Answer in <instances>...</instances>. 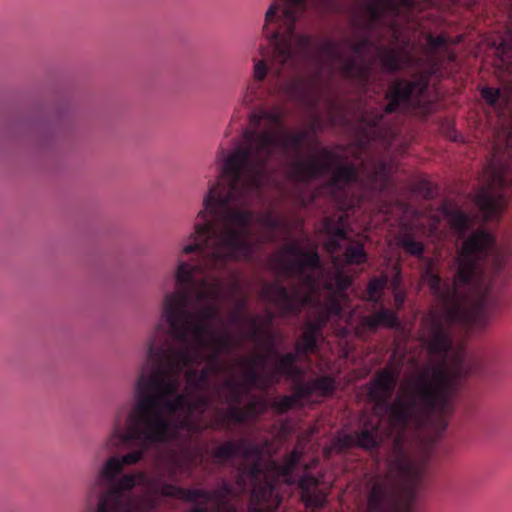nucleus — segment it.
Instances as JSON below:
<instances>
[{"mask_svg":"<svg viewBox=\"0 0 512 512\" xmlns=\"http://www.w3.org/2000/svg\"><path fill=\"white\" fill-rule=\"evenodd\" d=\"M135 405L126 415V408L119 411L115 417L112 434L107 440V447L117 449L121 446L136 444L137 449L123 455L121 458H109L101 469L96 480L99 490V500L96 512H136L132 499L126 494L131 491L138 481L144 479L143 474H126L117 480L125 465L140 461L144 452L155 443L177 441L187 443L195 437H188L184 429L175 433L169 432L163 439H154L146 435L144 424L134 416Z\"/></svg>","mask_w":512,"mask_h":512,"instance_id":"nucleus-5","label":"nucleus"},{"mask_svg":"<svg viewBox=\"0 0 512 512\" xmlns=\"http://www.w3.org/2000/svg\"><path fill=\"white\" fill-rule=\"evenodd\" d=\"M261 461H253L248 467V474L252 478H258L262 472Z\"/></svg>","mask_w":512,"mask_h":512,"instance_id":"nucleus-40","label":"nucleus"},{"mask_svg":"<svg viewBox=\"0 0 512 512\" xmlns=\"http://www.w3.org/2000/svg\"><path fill=\"white\" fill-rule=\"evenodd\" d=\"M377 53L383 69L395 73L402 68V60L399 53L383 45L377 46Z\"/></svg>","mask_w":512,"mask_h":512,"instance_id":"nucleus-22","label":"nucleus"},{"mask_svg":"<svg viewBox=\"0 0 512 512\" xmlns=\"http://www.w3.org/2000/svg\"><path fill=\"white\" fill-rule=\"evenodd\" d=\"M277 262L284 275L296 279L309 292L316 289L314 272L321 268L317 247L305 250L297 243H288L282 248Z\"/></svg>","mask_w":512,"mask_h":512,"instance_id":"nucleus-8","label":"nucleus"},{"mask_svg":"<svg viewBox=\"0 0 512 512\" xmlns=\"http://www.w3.org/2000/svg\"><path fill=\"white\" fill-rule=\"evenodd\" d=\"M368 30L375 29L380 24H385L393 33L397 32L395 19L402 9H412L415 0H366Z\"/></svg>","mask_w":512,"mask_h":512,"instance_id":"nucleus-11","label":"nucleus"},{"mask_svg":"<svg viewBox=\"0 0 512 512\" xmlns=\"http://www.w3.org/2000/svg\"><path fill=\"white\" fill-rule=\"evenodd\" d=\"M363 325L370 331H376L381 326L375 313L365 317L363 319Z\"/></svg>","mask_w":512,"mask_h":512,"instance_id":"nucleus-39","label":"nucleus"},{"mask_svg":"<svg viewBox=\"0 0 512 512\" xmlns=\"http://www.w3.org/2000/svg\"><path fill=\"white\" fill-rule=\"evenodd\" d=\"M157 493L164 497L183 500L188 503H194L201 499L204 503L214 501L219 507H226L228 498L233 494V487L227 481H223L221 485L213 490L204 489H186L174 484L163 483L157 489Z\"/></svg>","mask_w":512,"mask_h":512,"instance_id":"nucleus-10","label":"nucleus"},{"mask_svg":"<svg viewBox=\"0 0 512 512\" xmlns=\"http://www.w3.org/2000/svg\"><path fill=\"white\" fill-rule=\"evenodd\" d=\"M442 211L461 245L452 282L442 281L431 266L422 275L441 303L439 310H431L422 320L424 344L438 362L421 371L393 401L401 366L389 363L379 370L367 384L375 417H367L361 429L339 434L333 442L338 451L372 450L393 438L388 466L398 489L388 482L374 483L367 496V512H414L417 493L428 479L431 452L408 454L405 432L409 426L422 428L433 420L446 428L456 382L472 370L464 348L454 343V327L484 330L502 305L500 291L512 275L510 256L497 248L487 228H474V217L457 206L445 204Z\"/></svg>","mask_w":512,"mask_h":512,"instance_id":"nucleus-1","label":"nucleus"},{"mask_svg":"<svg viewBox=\"0 0 512 512\" xmlns=\"http://www.w3.org/2000/svg\"><path fill=\"white\" fill-rule=\"evenodd\" d=\"M344 261L351 265H361L367 261V253L364 244L360 241L353 240L347 246L344 254Z\"/></svg>","mask_w":512,"mask_h":512,"instance_id":"nucleus-24","label":"nucleus"},{"mask_svg":"<svg viewBox=\"0 0 512 512\" xmlns=\"http://www.w3.org/2000/svg\"><path fill=\"white\" fill-rule=\"evenodd\" d=\"M241 363L245 367L243 380L238 381L235 379V381L241 385L242 395H248L253 388L265 391L273 385V375L263 374L258 370V368H265L267 364L266 355L256 353L242 358Z\"/></svg>","mask_w":512,"mask_h":512,"instance_id":"nucleus-13","label":"nucleus"},{"mask_svg":"<svg viewBox=\"0 0 512 512\" xmlns=\"http://www.w3.org/2000/svg\"><path fill=\"white\" fill-rule=\"evenodd\" d=\"M414 190L421 194L424 198L429 199L433 197V191L431 188V185L428 181L422 180L419 181L416 185Z\"/></svg>","mask_w":512,"mask_h":512,"instance_id":"nucleus-38","label":"nucleus"},{"mask_svg":"<svg viewBox=\"0 0 512 512\" xmlns=\"http://www.w3.org/2000/svg\"><path fill=\"white\" fill-rule=\"evenodd\" d=\"M224 366L222 363L206 362V365L198 370L192 366L186 367L183 371L186 385L182 394L188 395L194 399L196 395H210L211 376L222 372Z\"/></svg>","mask_w":512,"mask_h":512,"instance_id":"nucleus-14","label":"nucleus"},{"mask_svg":"<svg viewBox=\"0 0 512 512\" xmlns=\"http://www.w3.org/2000/svg\"><path fill=\"white\" fill-rule=\"evenodd\" d=\"M387 281L388 279L386 276L372 277L369 280L367 285V293L370 300L375 302L379 301L380 293L386 287Z\"/></svg>","mask_w":512,"mask_h":512,"instance_id":"nucleus-31","label":"nucleus"},{"mask_svg":"<svg viewBox=\"0 0 512 512\" xmlns=\"http://www.w3.org/2000/svg\"><path fill=\"white\" fill-rule=\"evenodd\" d=\"M264 294L283 315H298L309 299V295H302L300 285H294L292 290H288L281 284L271 283L265 287Z\"/></svg>","mask_w":512,"mask_h":512,"instance_id":"nucleus-12","label":"nucleus"},{"mask_svg":"<svg viewBox=\"0 0 512 512\" xmlns=\"http://www.w3.org/2000/svg\"><path fill=\"white\" fill-rule=\"evenodd\" d=\"M211 454L212 457L220 463H223L233 458H238V440H228L222 443L221 445L213 449Z\"/></svg>","mask_w":512,"mask_h":512,"instance_id":"nucleus-26","label":"nucleus"},{"mask_svg":"<svg viewBox=\"0 0 512 512\" xmlns=\"http://www.w3.org/2000/svg\"><path fill=\"white\" fill-rule=\"evenodd\" d=\"M334 282H335L336 288L340 292H345L349 288V286L351 285L352 279H351L350 276L345 274L343 271H338L335 274Z\"/></svg>","mask_w":512,"mask_h":512,"instance_id":"nucleus-37","label":"nucleus"},{"mask_svg":"<svg viewBox=\"0 0 512 512\" xmlns=\"http://www.w3.org/2000/svg\"><path fill=\"white\" fill-rule=\"evenodd\" d=\"M229 320L232 324L248 325L250 328L248 332V337L250 339L256 340L262 334L265 335L266 333L259 325L258 317H250L247 316L246 314H241L240 312L232 311L229 314Z\"/></svg>","mask_w":512,"mask_h":512,"instance_id":"nucleus-23","label":"nucleus"},{"mask_svg":"<svg viewBox=\"0 0 512 512\" xmlns=\"http://www.w3.org/2000/svg\"><path fill=\"white\" fill-rule=\"evenodd\" d=\"M428 80L419 77L415 80L397 79L385 93L388 103L384 113L376 112L361 118L362 142H370L380 137L384 114H392L398 110L426 118L434 110V103L427 98Z\"/></svg>","mask_w":512,"mask_h":512,"instance_id":"nucleus-7","label":"nucleus"},{"mask_svg":"<svg viewBox=\"0 0 512 512\" xmlns=\"http://www.w3.org/2000/svg\"><path fill=\"white\" fill-rule=\"evenodd\" d=\"M301 459V453L297 450H293L291 453L286 455L284 463L277 465L276 470L284 477L291 476L295 468L297 467Z\"/></svg>","mask_w":512,"mask_h":512,"instance_id":"nucleus-30","label":"nucleus"},{"mask_svg":"<svg viewBox=\"0 0 512 512\" xmlns=\"http://www.w3.org/2000/svg\"><path fill=\"white\" fill-rule=\"evenodd\" d=\"M496 59L495 68L499 76H512V27L493 41Z\"/></svg>","mask_w":512,"mask_h":512,"instance_id":"nucleus-17","label":"nucleus"},{"mask_svg":"<svg viewBox=\"0 0 512 512\" xmlns=\"http://www.w3.org/2000/svg\"><path fill=\"white\" fill-rule=\"evenodd\" d=\"M273 320V315L271 314L267 320V325H270Z\"/></svg>","mask_w":512,"mask_h":512,"instance_id":"nucleus-43","label":"nucleus"},{"mask_svg":"<svg viewBox=\"0 0 512 512\" xmlns=\"http://www.w3.org/2000/svg\"><path fill=\"white\" fill-rule=\"evenodd\" d=\"M389 181V175L386 173L385 169L375 171L372 176L370 188L374 191L383 192L387 189Z\"/></svg>","mask_w":512,"mask_h":512,"instance_id":"nucleus-33","label":"nucleus"},{"mask_svg":"<svg viewBox=\"0 0 512 512\" xmlns=\"http://www.w3.org/2000/svg\"><path fill=\"white\" fill-rule=\"evenodd\" d=\"M262 496L253 493L251 502L248 505L249 512H275L276 508L273 507H262Z\"/></svg>","mask_w":512,"mask_h":512,"instance_id":"nucleus-36","label":"nucleus"},{"mask_svg":"<svg viewBox=\"0 0 512 512\" xmlns=\"http://www.w3.org/2000/svg\"><path fill=\"white\" fill-rule=\"evenodd\" d=\"M366 21H367V6L365 7V18L363 21V30L364 34L359 37V39L355 42L350 43V49L353 52L352 57H355L358 61H363L369 69V80L371 79V64L367 61V57L369 55L370 50L376 49L377 46L376 43L372 39V35L376 34L378 30H380L383 27H387L385 24L378 25L373 30H368L366 27Z\"/></svg>","mask_w":512,"mask_h":512,"instance_id":"nucleus-18","label":"nucleus"},{"mask_svg":"<svg viewBox=\"0 0 512 512\" xmlns=\"http://www.w3.org/2000/svg\"><path fill=\"white\" fill-rule=\"evenodd\" d=\"M347 221L348 217L345 212L337 215L327 216L322 221V231L328 236L324 247L328 253L334 254L341 250L340 241L347 240Z\"/></svg>","mask_w":512,"mask_h":512,"instance_id":"nucleus-16","label":"nucleus"},{"mask_svg":"<svg viewBox=\"0 0 512 512\" xmlns=\"http://www.w3.org/2000/svg\"><path fill=\"white\" fill-rule=\"evenodd\" d=\"M318 479L312 474H304L298 480V487L301 490V497L314 491L318 486Z\"/></svg>","mask_w":512,"mask_h":512,"instance_id":"nucleus-34","label":"nucleus"},{"mask_svg":"<svg viewBox=\"0 0 512 512\" xmlns=\"http://www.w3.org/2000/svg\"><path fill=\"white\" fill-rule=\"evenodd\" d=\"M256 219L259 224H261L264 228L269 230L270 241L274 240V233L278 230H281L284 227L283 220L279 217L274 216L273 213L270 211L263 214H258Z\"/></svg>","mask_w":512,"mask_h":512,"instance_id":"nucleus-28","label":"nucleus"},{"mask_svg":"<svg viewBox=\"0 0 512 512\" xmlns=\"http://www.w3.org/2000/svg\"><path fill=\"white\" fill-rule=\"evenodd\" d=\"M294 394L285 395L279 399H275L271 402V407L279 414H284L291 410L294 406L298 405L303 397L300 393L298 384H293Z\"/></svg>","mask_w":512,"mask_h":512,"instance_id":"nucleus-25","label":"nucleus"},{"mask_svg":"<svg viewBox=\"0 0 512 512\" xmlns=\"http://www.w3.org/2000/svg\"><path fill=\"white\" fill-rule=\"evenodd\" d=\"M247 309V300L245 298L238 299L236 302V307L233 311L240 312L241 314H245V310Z\"/></svg>","mask_w":512,"mask_h":512,"instance_id":"nucleus-42","label":"nucleus"},{"mask_svg":"<svg viewBox=\"0 0 512 512\" xmlns=\"http://www.w3.org/2000/svg\"><path fill=\"white\" fill-rule=\"evenodd\" d=\"M220 389L224 390L223 400L228 405L226 409L215 408V424L229 428L230 424H244L254 412L257 402H250L247 408H241L244 395L241 392V385L236 383L233 377L225 379Z\"/></svg>","mask_w":512,"mask_h":512,"instance_id":"nucleus-9","label":"nucleus"},{"mask_svg":"<svg viewBox=\"0 0 512 512\" xmlns=\"http://www.w3.org/2000/svg\"><path fill=\"white\" fill-rule=\"evenodd\" d=\"M302 500L305 502L307 507L321 508L324 506L326 498L323 494L314 490L309 494L302 496Z\"/></svg>","mask_w":512,"mask_h":512,"instance_id":"nucleus-35","label":"nucleus"},{"mask_svg":"<svg viewBox=\"0 0 512 512\" xmlns=\"http://www.w3.org/2000/svg\"><path fill=\"white\" fill-rule=\"evenodd\" d=\"M405 299L406 297L403 292L398 291L394 294V303L397 310H400L403 307Z\"/></svg>","mask_w":512,"mask_h":512,"instance_id":"nucleus-41","label":"nucleus"},{"mask_svg":"<svg viewBox=\"0 0 512 512\" xmlns=\"http://www.w3.org/2000/svg\"><path fill=\"white\" fill-rule=\"evenodd\" d=\"M265 337L270 343L269 352L275 358L274 371L269 373L273 375V384L278 381L276 376H284L291 380L293 384L298 383L303 376V369L297 365L299 354L297 352H287L280 354L274 349L275 333L267 331Z\"/></svg>","mask_w":512,"mask_h":512,"instance_id":"nucleus-15","label":"nucleus"},{"mask_svg":"<svg viewBox=\"0 0 512 512\" xmlns=\"http://www.w3.org/2000/svg\"><path fill=\"white\" fill-rule=\"evenodd\" d=\"M304 143H237L232 150L217 153L219 178L209 182L203 198V209L196 217L191 243L182 253L193 255L191 262L179 260L175 272L176 290L164 297L163 309L179 312L178 318L194 330L197 324L207 325L205 335L223 353H231L233 336L222 325L221 301L224 284L214 273L227 271L232 262L251 261L256 244L251 224L256 214L249 209L252 201L262 197L269 179V166L276 157L288 156L293 161L290 178L297 183H309L331 173L327 190L341 205L348 197V186L357 183L359 174L353 164L339 162L336 153L323 148V160L301 158Z\"/></svg>","mask_w":512,"mask_h":512,"instance_id":"nucleus-2","label":"nucleus"},{"mask_svg":"<svg viewBox=\"0 0 512 512\" xmlns=\"http://www.w3.org/2000/svg\"><path fill=\"white\" fill-rule=\"evenodd\" d=\"M179 312L162 310V323L156 326L148 343L146 359L135 383L134 416L144 424L146 435L163 439L168 433L184 429L188 437L198 438L208 428L203 421L212 406V395L190 399L180 394L183 371L203 362L222 363L224 354L207 340V325L194 330L179 320Z\"/></svg>","mask_w":512,"mask_h":512,"instance_id":"nucleus-3","label":"nucleus"},{"mask_svg":"<svg viewBox=\"0 0 512 512\" xmlns=\"http://www.w3.org/2000/svg\"><path fill=\"white\" fill-rule=\"evenodd\" d=\"M380 325L388 328H397L399 326L398 314L386 308H381L375 312Z\"/></svg>","mask_w":512,"mask_h":512,"instance_id":"nucleus-32","label":"nucleus"},{"mask_svg":"<svg viewBox=\"0 0 512 512\" xmlns=\"http://www.w3.org/2000/svg\"><path fill=\"white\" fill-rule=\"evenodd\" d=\"M426 42L431 51H440L441 55L446 58L449 62L456 60V52L450 48L452 41L450 37L440 34L434 36L431 33L427 34Z\"/></svg>","mask_w":512,"mask_h":512,"instance_id":"nucleus-21","label":"nucleus"},{"mask_svg":"<svg viewBox=\"0 0 512 512\" xmlns=\"http://www.w3.org/2000/svg\"><path fill=\"white\" fill-rule=\"evenodd\" d=\"M300 393L304 398L317 395L320 397L332 396L336 390L335 378L331 375L317 377L311 381H298Z\"/></svg>","mask_w":512,"mask_h":512,"instance_id":"nucleus-19","label":"nucleus"},{"mask_svg":"<svg viewBox=\"0 0 512 512\" xmlns=\"http://www.w3.org/2000/svg\"><path fill=\"white\" fill-rule=\"evenodd\" d=\"M399 245L404 249L407 254L416 257H422L424 254V244L415 239L411 233H404L399 238Z\"/></svg>","mask_w":512,"mask_h":512,"instance_id":"nucleus-27","label":"nucleus"},{"mask_svg":"<svg viewBox=\"0 0 512 512\" xmlns=\"http://www.w3.org/2000/svg\"><path fill=\"white\" fill-rule=\"evenodd\" d=\"M239 454L238 457L245 460L261 461L262 448L256 444L248 442L244 438L238 439Z\"/></svg>","mask_w":512,"mask_h":512,"instance_id":"nucleus-29","label":"nucleus"},{"mask_svg":"<svg viewBox=\"0 0 512 512\" xmlns=\"http://www.w3.org/2000/svg\"><path fill=\"white\" fill-rule=\"evenodd\" d=\"M490 157L483 169L484 186L475 195L474 202L486 221L497 220L507 206V192L512 189V166L506 154L510 133L493 132Z\"/></svg>","mask_w":512,"mask_h":512,"instance_id":"nucleus-6","label":"nucleus"},{"mask_svg":"<svg viewBox=\"0 0 512 512\" xmlns=\"http://www.w3.org/2000/svg\"><path fill=\"white\" fill-rule=\"evenodd\" d=\"M321 330L320 324L308 322L300 339L296 342L295 349L299 355H305L316 349V338Z\"/></svg>","mask_w":512,"mask_h":512,"instance_id":"nucleus-20","label":"nucleus"},{"mask_svg":"<svg viewBox=\"0 0 512 512\" xmlns=\"http://www.w3.org/2000/svg\"><path fill=\"white\" fill-rule=\"evenodd\" d=\"M335 0H271L264 15L263 35L268 48L260 47L263 59H253V78L248 83L242 102L245 106L261 105L269 91L263 81L270 70L276 76L303 70L315 63L312 76L294 84L301 102L315 108L319 103L320 80L324 66L338 64L340 75L365 87L369 84V69L363 61L344 55L336 41L327 39L317 49L316 38L307 33H296L308 18L310 11L322 15L333 11Z\"/></svg>","mask_w":512,"mask_h":512,"instance_id":"nucleus-4","label":"nucleus"}]
</instances>
